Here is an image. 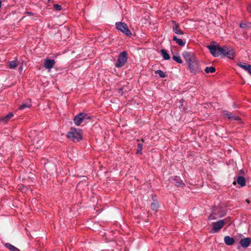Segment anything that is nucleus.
<instances>
[{
	"label": "nucleus",
	"mask_w": 251,
	"mask_h": 251,
	"mask_svg": "<svg viewBox=\"0 0 251 251\" xmlns=\"http://www.w3.org/2000/svg\"><path fill=\"white\" fill-rule=\"evenodd\" d=\"M183 56L188 64L190 72L193 74H197L201 72V68L196 57L192 53L185 52Z\"/></svg>",
	"instance_id": "nucleus-1"
},
{
	"label": "nucleus",
	"mask_w": 251,
	"mask_h": 251,
	"mask_svg": "<svg viewBox=\"0 0 251 251\" xmlns=\"http://www.w3.org/2000/svg\"><path fill=\"white\" fill-rule=\"evenodd\" d=\"M67 137L74 142H78L82 139V132L79 129L72 128L68 132Z\"/></svg>",
	"instance_id": "nucleus-2"
},
{
	"label": "nucleus",
	"mask_w": 251,
	"mask_h": 251,
	"mask_svg": "<svg viewBox=\"0 0 251 251\" xmlns=\"http://www.w3.org/2000/svg\"><path fill=\"white\" fill-rule=\"evenodd\" d=\"M210 53L214 56H219L223 52V47H221L219 45H210L207 46Z\"/></svg>",
	"instance_id": "nucleus-3"
},
{
	"label": "nucleus",
	"mask_w": 251,
	"mask_h": 251,
	"mask_svg": "<svg viewBox=\"0 0 251 251\" xmlns=\"http://www.w3.org/2000/svg\"><path fill=\"white\" fill-rule=\"evenodd\" d=\"M116 27L118 30L121 31L126 36H129L132 35V33L127 25L125 23L117 22L116 23Z\"/></svg>",
	"instance_id": "nucleus-4"
},
{
	"label": "nucleus",
	"mask_w": 251,
	"mask_h": 251,
	"mask_svg": "<svg viewBox=\"0 0 251 251\" xmlns=\"http://www.w3.org/2000/svg\"><path fill=\"white\" fill-rule=\"evenodd\" d=\"M127 59V53L126 51H123L119 54L115 66L117 68H121L124 66L126 62Z\"/></svg>",
	"instance_id": "nucleus-5"
},
{
	"label": "nucleus",
	"mask_w": 251,
	"mask_h": 251,
	"mask_svg": "<svg viewBox=\"0 0 251 251\" xmlns=\"http://www.w3.org/2000/svg\"><path fill=\"white\" fill-rule=\"evenodd\" d=\"M223 52L222 54L229 59H233L235 56L234 50L232 48L223 47Z\"/></svg>",
	"instance_id": "nucleus-6"
},
{
	"label": "nucleus",
	"mask_w": 251,
	"mask_h": 251,
	"mask_svg": "<svg viewBox=\"0 0 251 251\" xmlns=\"http://www.w3.org/2000/svg\"><path fill=\"white\" fill-rule=\"evenodd\" d=\"M226 223V220H220L217 222L213 223V230L214 232H217L220 230L224 226Z\"/></svg>",
	"instance_id": "nucleus-7"
},
{
	"label": "nucleus",
	"mask_w": 251,
	"mask_h": 251,
	"mask_svg": "<svg viewBox=\"0 0 251 251\" xmlns=\"http://www.w3.org/2000/svg\"><path fill=\"white\" fill-rule=\"evenodd\" d=\"M223 116L225 118H227L228 119L235 121H240V118L239 116L233 115L231 112L224 110L222 112Z\"/></svg>",
	"instance_id": "nucleus-8"
},
{
	"label": "nucleus",
	"mask_w": 251,
	"mask_h": 251,
	"mask_svg": "<svg viewBox=\"0 0 251 251\" xmlns=\"http://www.w3.org/2000/svg\"><path fill=\"white\" fill-rule=\"evenodd\" d=\"M172 28L173 31L177 34H183V31L179 28V25L175 21H172Z\"/></svg>",
	"instance_id": "nucleus-9"
},
{
	"label": "nucleus",
	"mask_w": 251,
	"mask_h": 251,
	"mask_svg": "<svg viewBox=\"0 0 251 251\" xmlns=\"http://www.w3.org/2000/svg\"><path fill=\"white\" fill-rule=\"evenodd\" d=\"M55 64V61L53 59H46L44 61V67L47 69H50Z\"/></svg>",
	"instance_id": "nucleus-10"
},
{
	"label": "nucleus",
	"mask_w": 251,
	"mask_h": 251,
	"mask_svg": "<svg viewBox=\"0 0 251 251\" xmlns=\"http://www.w3.org/2000/svg\"><path fill=\"white\" fill-rule=\"evenodd\" d=\"M14 116L12 112L9 113L7 115L0 118V124L5 125Z\"/></svg>",
	"instance_id": "nucleus-11"
},
{
	"label": "nucleus",
	"mask_w": 251,
	"mask_h": 251,
	"mask_svg": "<svg viewBox=\"0 0 251 251\" xmlns=\"http://www.w3.org/2000/svg\"><path fill=\"white\" fill-rule=\"evenodd\" d=\"M237 65L244 70L247 71L251 75V65L245 63L239 62L237 63Z\"/></svg>",
	"instance_id": "nucleus-12"
},
{
	"label": "nucleus",
	"mask_w": 251,
	"mask_h": 251,
	"mask_svg": "<svg viewBox=\"0 0 251 251\" xmlns=\"http://www.w3.org/2000/svg\"><path fill=\"white\" fill-rule=\"evenodd\" d=\"M83 116L82 114L79 113L75 117L74 121L75 125L78 126L84 122V119L82 118L83 117Z\"/></svg>",
	"instance_id": "nucleus-13"
},
{
	"label": "nucleus",
	"mask_w": 251,
	"mask_h": 251,
	"mask_svg": "<svg viewBox=\"0 0 251 251\" xmlns=\"http://www.w3.org/2000/svg\"><path fill=\"white\" fill-rule=\"evenodd\" d=\"M240 243L242 247L247 248L251 244V239L250 238H245L241 239Z\"/></svg>",
	"instance_id": "nucleus-14"
},
{
	"label": "nucleus",
	"mask_w": 251,
	"mask_h": 251,
	"mask_svg": "<svg viewBox=\"0 0 251 251\" xmlns=\"http://www.w3.org/2000/svg\"><path fill=\"white\" fill-rule=\"evenodd\" d=\"M173 180L175 181V184L177 187H183L185 185V184L180 179L179 177L177 176H174Z\"/></svg>",
	"instance_id": "nucleus-15"
},
{
	"label": "nucleus",
	"mask_w": 251,
	"mask_h": 251,
	"mask_svg": "<svg viewBox=\"0 0 251 251\" xmlns=\"http://www.w3.org/2000/svg\"><path fill=\"white\" fill-rule=\"evenodd\" d=\"M224 241L226 245L230 246L234 244L235 240L233 238L226 236L224 238Z\"/></svg>",
	"instance_id": "nucleus-16"
},
{
	"label": "nucleus",
	"mask_w": 251,
	"mask_h": 251,
	"mask_svg": "<svg viewBox=\"0 0 251 251\" xmlns=\"http://www.w3.org/2000/svg\"><path fill=\"white\" fill-rule=\"evenodd\" d=\"M237 182L241 187H243V186H244L246 185V180L243 176H238L237 178Z\"/></svg>",
	"instance_id": "nucleus-17"
},
{
	"label": "nucleus",
	"mask_w": 251,
	"mask_h": 251,
	"mask_svg": "<svg viewBox=\"0 0 251 251\" xmlns=\"http://www.w3.org/2000/svg\"><path fill=\"white\" fill-rule=\"evenodd\" d=\"M4 246L11 251H20L18 248L8 243H5Z\"/></svg>",
	"instance_id": "nucleus-18"
},
{
	"label": "nucleus",
	"mask_w": 251,
	"mask_h": 251,
	"mask_svg": "<svg viewBox=\"0 0 251 251\" xmlns=\"http://www.w3.org/2000/svg\"><path fill=\"white\" fill-rule=\"evenodd\" d=\"M173 40L180 46H184L185 44V43L182 39L177 38L176 36L173 37Z\"/></svg>",
	"instance_id": "nucleus-19"
},
{
	"label": "nucleus",
	"mask_w": 251,
	"mask_h": 251,
	"mask_svg": "<svg viewBox=\"0 0 251 251\" xmlns=\"http://www.w3.org/2000/svg\"><path fill=\"white\" fill-rule=\"evenodd\" d=\"M161 55L165 60H169L170 58V56L169 53L167 52L165 50L162 49L161 50Z\"/></svg>",
	"instance_id": "nucleus-20"
},
{
	"label": "nucleus",
	"mask_w": 251,
	"mask_h": 251,
	"mask_svg": "<svg viewBox=\"0 0 251 251\" xmlns=\"http://www.w3.org/2000/svg\"><path fill=\"white\" fill-rule=\"evenodd\" d=\"M205 72L206 73V74H209V73H214L215 71H216V69H215V68L214 67H212V66H211V67H207L205 69Z\"/></svg>",
	"instance_id": "nucleus-21"
},
{
	"label": "nucleus",
	"mask_w": 251,
	"mask_h": 251,
	"mask_svg": "<svg viewBox=\"0 0 251 251\" xmlns=\"http://www.w3.org/2000/svg\"><path fill=\"white\" fill-rule=\"evenodd\" d=\"M173 59L175 61H176V62L178 63H182V60L181 59V57H180V55H177V54H174V55H173Z\"/></svg>",
	"instance_id": "nucleus-22"
},
{
	"label": "nucleus",
	"mask_w": 251,
	"mask_h": 251,
	"mask_svg": "<svg viewBox=\"0 0 251 251\" xmlns=\"http://www.w3.org/2000/svg\"><path fill=\"white\" fill-rule=\"evenodd\" d=\"M156 74H157L159 75V76L161 78H165L166 77L167 75L163 71L158 70L155 72Z\"/></svg>",
	"instance_id": "nucleus-23"
},
{
	"label": "nucleus",
	"mask_w": 251,
	"mask_h": 251,
	"mask_svg": "<svg viewBox=\"0 0 251 251\" xmlns=\"http://www.w3.org/2000/svg\"><path fill=\"white\" fill-rule=\"evenodd\" d=\"M159 205L157 202H153L151 204V208L152 210L156 211L158 208Z\"/></svg>",
	"instance_id": "nucleus-24"
},
{
	"label": "nucleus",
	"mask_w": 251,
	"mask_h": 251,
	"mask_svg": "<svg viewBox=\"0 0 251 251\" xmlns=\"http://www.w3.org/2000/svg\"><path fill=\"white\" fill-rule=\"evenodd\" d=\"M31 106V104L30 103H23L19 106V109L23 110L25 108H30Z\"/></svg>",
	"instance_id": "nucleus-25"
},
{
	"label": "nucleus",
	"mask_w": 251,
	"mask_h": 251,
	"mask_svg": "<svg viewBox=\"0 0 251 251\" xmlns=\"http://www.w3.org/2000/svg\"><path fill=\"white\" fill-rule=\"evenodd\" d=\"M17 66V61L15 60L12 61L9 63V68L10 69H15Z\"/></svg>",
	"instance_id": "nucleus-26"
},
{
	"label": "nucleus",
	"mask_w": 251,
	"mask_h": 251,
	"mask_svg": "<svg viewBox=\"0 0 251 251\" xmlns=\"http://www.w3.org/2000/svg\"><path fill=\"white\" fill-rule=\"evenodd\" d=\"M142 149H143V145L141 143H139L138 144V148L137 149V153H142Z\"/></svg>",
	"instance_id": "nucleus-27"
},
{
	"label": "nucleus",
	"mask_w": 251,
	"mask_h": 251,
	"mask_svg": "<svg viewBox=\"0 0 251 251\" xmlns=\"http://www.w3.org/2000/svg\"><path fill=\"white\" fill-rule=\"evenodd\" d=\"M80 114H82L83 116V119H84V122H86L87 120L90 119V117L87 114L85 113H81Z\"/></svg>",
	"instance_id": "nucleus-28"
},
{
	"label": "nucleus",
	"mask_w": 251,
	"mask_h": 251,
	"mask_svg": "<svg viewBox=\"0 0 251 251\" xmlns=\"http://www.w3.org/2000/svg\"><path fill=\"white\" fill-rule=\"evenodd\" d=\"M53 8L56 10H60L62 9V7L61 5L58 4H53Z\"/></svg>",
	"instance_id": "nucleus-29"
},
{
	"label": "nucleus",
	"mask_w": 251,
	"mask_h": 251,
	"mask_svg": "<svg viewBox=\"0 0 251 251\" xmlns=\"http://www.w3.org/2000/svg\"><path fill=\"white\" fill-rule=\"evenodd\" d=\"M249 24H247V23H241L240 24V27L241 28H246L247 27H248L249 26L248 25Z\"/></svg>",
	"instance_id": "nucleus-30"
},
{
	"label": "nucleus",
	"mask_w": 251,
	"mask_h": 251,
	"mask_svg": "<svg viewBox=\"0 0 251 251\" xmlns=\"http://www.w3.org/2000/svg\"><path fill=\"white\" fill-rule=\"evenodd\" d=\"M247 10L248 12L251 13V3L249 4L247 7Z\"/></svg>",
	"instance_id": "nucleus-31"
},
{
	"label": "nucleus",
	"mask_w": 251,
	"mask_h": 251,
	"mask_svg": "<svg viewBox=\"0 0 251 251\" xmlns=\"http://www.w3.org/2000/svg\"><path fill=\"white\" fill-rule=\"evenodd\" d=\"M209 219H215V218H213L212 215H210L209 217Z\"/></svg>",
	"instance_id": "nucleus-32"
},
{
	"label": "nucleus",
	"mask_w": 251,
	"mask_h": 251,
	"mask_svg": "<svg viewBox=\"0 0 251 251\" xmlns=\"http://www.w3.org/2000/svg\"><path fill=\"white\" fill-rule=\"evenodd\" d=\"M246 202H247L248 203H250V200H248V199H247V200H246Z\"/></svg>",
	"instance_id": "nucleus-33"
},
{
	"label": "nucleus",
	"mask_w": 251,
	"mask_h": 251,
	"mask_svg": "<svg viewBox=\"0 0 251 251\" xmlns=\"http://www.w3.org/2000/svg\"><path fill=\"white\" fill-rule=\"evenodd\" d=\"M27 14L30 15H33V14L32 13H31V12H27Z\"/></svg>",
	"instance_id": "nucleus-34"
},
{
	"label": "nucleus",
	"mask_w": 251,
	"mask_h": 251,
	"mask_svg": "<svg viewBox=\"0 0 251 251\" xmlns=\"http://www.w3.org/2000/svg\"><path fill=\"white\" fill-rule=\"evenodd\" d=\"M25 189H26L25 188H24L23 189H22V191H25Z\"/></svg>",
	"instance_id": "nucleus-35"
},
{
	"label": "nucleus",
	"mask_w": 251,
	"mask_h": 251,
	"mask_svg": "<svg viewBox=\"0 0 251 251\" xmlns=\"http://www.w3.org/2000/svg\"><path fill=\"white\" fill-rule=\"evenodd\" d=\"M142 141L143 142H144V139H142Z\"/></svg>",
	"instance_id": "nucleus-36"
},
{
	"label": "nucleus",
	"mask_w": 251,
	"mask_h": 251,
	"mask_svg": "<svg viewBox=\"0 0 251 251\" xmlns=\"http://www.w3.org/2000/svg\"><path fill=\"white\" fill-rule=\"evenodd\" d=\"M233 183V184H234V185H235V184H236V182H234Z\"/></svg>",
	"instance_id": "nucleus-37"
}]
</instances>
